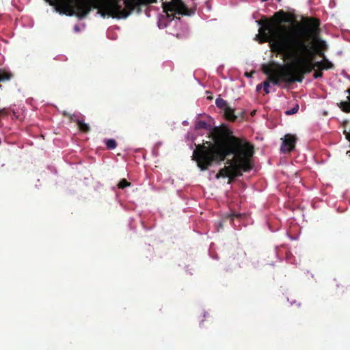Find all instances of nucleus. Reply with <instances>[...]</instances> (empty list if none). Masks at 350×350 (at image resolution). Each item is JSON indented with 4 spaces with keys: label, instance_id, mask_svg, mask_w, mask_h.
<instances>
[{
    "label": "nucleus",
    "instance_id": "f257e3e1",
    "mask_svg": "<svg viewBox=\"0 0 350 350\" xmlns=\"http://www.w3.org/2000/svg\"><path fill=\"white\" fill-rule=\"evenodd\" d=\"M290 16L283 10L275 13L270 18H262L258 23L260 26L256 38L259 43L269 42L273 52L287 59H295V68L291 66H279L278 74L282 81L288 84L302 82L304 76L314 70L317 50L314 40L320 33V21L306 17L301 25L288 28L281 23L290 22Z\"/></svg>",
    "mask_w": 350,
    "mask_h": 350
},
{
    "label": "nucleus",
    "instance_id": "f03ea898",
    "mask_svg": "<svg viewBox=\"0 0 350 350\" xmlns=\"http://www.w3.org/2000/svg\"><path fill=\"white\" fill-rule=\"evenodd\" d=\"M211 139L213 143L198 144L193 152V159L202 171L227 160L229 166L221 169L217 178L228 177L230 183L236 177L242 176L243 172L252 169L254 148L246 139L234 136L228 129L219 128L213 130Z\"/></svg>",
    "mask_w": 350,
    "mask_h": 350
},
{
    "label": "nucleus",
    "instance_id": "7ed1b4c3",
    "mask_svg": "<svg viewBox=\"0 0 350 350\" xmlns=\"http://www.w3.org/2000/svg\"><path fill=\"white\" fill-rule=\"evenodd\" d=\"M56 12L79 19L85 18L92 8L103 17L125 18L138 6L157 3V0H44Z\"/></svg>",
    "mask_w": 350,
    "mask_h": 350
},
{
    "label": "nucleus",
    "instance_id": "20e7f679",
    "mask_svg": "<svg viewBox=\"0 0 350 350\" xmlns=\"http://www.w3.org/2000/svg\"><path fill=\"white\" fill-rule=\"evenodd\" d=\"M163 9L168 17L172 16V18H174L173 12L185 16H190L193 13V11L189 10L182 0H172L170 2H163Z\"/></svg>",
    "mask_w": 350,
    "mask_h": 350
},
{
    "label": "nucleus",
    "instance_id": "39448f33",
    "mask_svg": "<svg viewBox=\"0 0 350 350\" xmlns=\"http://www.w3.org/2000/svg\"><path fill=\"white\" fill-rule=\"evenodd\" d=\"M279 66H277L276 68H274L272 66L262 65V72L267 75V80L262 83L263 90L265 94H269L270 83H272L275 85H278L282 81V78L278 74Z\"/></svg>",
    "mask_w": 350,
    "mask_h": 350
},
{
    "label": "nucleus",
    "instance_id": "423d86ee",
    "mask_svg": "<svg viewBox=\"0 0 350 350\" xmlns=\"http://www.w3.org/2000/svg\"><path fill=\"white\" fill-rule=\"evenodd\" d=\"M215 105L217 108L222 110L224 113L225 118L230 122H235L237 116L234 114V110L230 107L227 101L221 98H217L215 100Z\"/></svg>",
    "mask_w": 350,
    "mask_h": 350
},
{
    "label": "nucleus",
    "instance_id": "0eeeda50",
    "mask_svg": "<svg viewBox=\"0 0 350 350\" xmlns=\"http://www.w3.org/2000/svg\"><path fill=\"white\" fill-rule=\"evenodd\" d=\"M296 137L291 134H286L283 140L281 151L283 152H291L295 146Z\"/></svg>",
    "mask_w": 350,
    "mask_h": 350
},
{
    "label": "nucleus",
    "instance_id": "6e6552de",
    "mask_svg": "<svg viewBox=\"0 0 350 350\" xmlns=\"http://www.w3.org/2000/svg\"><path fill=\"white\" fill-rule=\"evenodd\" d=\"M349 96L347 97V100L341 101L338 103V107L345 113H350V88L346 90Z\"/></svg>",
    "mask_w": 350,
    "mask_h": 350
},
{
    "label": "nucleus",
    "instance_id": "1a4fd4ad",
    "mask_svg": "<svg viewBox=\"0 0 350 350\" xmlns=\"http://www.w3.org/2000/svg\"><path fill=\"white\" fill-rule=\"evenodd\" d=\"M72 120L77 122L78 128L80 130V131H81L83 133H85L90 132V126L88 124L85 123L83 122V120H79V119L74 120L73 118H72Z\"/></svg>",
    "mask_w": 350,
    "mask_h": 350
},
{
    "label": "nucleus",
    "instance_id": "9d476101",
    "mask_svg": "<svg viewBox=\"0 0 350 350\" xmlns=\"http://www.w3.org/2000/svg\"><path fill=\"white\" fill-rule=\"evenodd\" d=\"M13 77V75L5 70V69H0V82L10 80Z\"/></svg>",
    "mask_w": 350,
    "mask_h": 350
},
{
    "label": "nucleus",
    "instance_id": "9b49d317",
    "mask_svg": "<svg viewBox=\"0 0 350 350\" xmlns=\"http://www.w3.org/2000/svg\"><path fill=\"white\" fill-rule=\"evenodd\" d=\"M107 148L109 150L115 149L117 146V143L113 139H108L105 141Z\"/></svg>",
    "mask_w": 350,
    "mask_h": 350
},
{
    "label": "nucleus",
    "instance_id": "f8f14e48",
    "mask_svg": "<svg viewBox=\"0 0 350 350\" xmlns=\"http://www.w3.org/2000/svg\"><path fill=\"white\" fill-rule=\"evenodd\" d=\"M130 185H131V183L127 181L125 178H123L119 182L118 187L119 189H123Z\"/></svg>",
    "mask_w": 350,
    "mask_h": 350
},
{
    "label": "nucleus",
    "instance_id": "ddd939ff",
    "mask_svg": "<svg viewBox=\"0 0 350 350\" xmlns=\"http://www.w3.org/2000/svg\"><path fill=\"white\" fill-rule=\"evenodd\" d=\"M333 68H334V64L331 62H329L326 58L323 59V70L332 69Z\"/></svg>",
    "mask_w": 350,
    "mask_h": 350
},
{
    "label": "nucleus",
    "instance_id": "4468645a",
    "mask_svg": "<svg viewBox=\"0 0 350 350\" xmlns=\"http://www.w3.org/2000/svg\"><path fill=\"white\" fill-rule=\"evenodd\" d=\"M323 62H314V60H312V66H314V69L315 68H317L319 70H323Z\"/></svg>",
    "mask_w": 350,
    "mask_h": 350
},
{
    "label": "nucleus",
    "instance_id": "2eb2a0df",
    "mask_svg": "<svg viewBox=\"0 0 350 350\" xmlns=\"http://www.w3.org/2000/svg\"><path fill=\"white\" fill-rule=\"evenodd\" d=\"M298 109H299V105H297L295 107H294L291 109L286 111V114H287V115L295 114L298 111Z\"/></svg>",
    "mask_w": 350,
    "mask_h": 350
},
{
    "label": "nucleus",
    "instance_id": "dca6fc26",
    "mask_svg": "<svg viewBox=\"0 0 350 350\" xmlns=\"http://www.w3.org/2000/svg\"><path fill=\"white\" fill-rule=\"evenodd\" d=\"M206 126V123L204 121H199L197 124V128L198 129H205Z\"/></svg>",
    "mask_w": 350,
    "mask_h": 350
},
{
    "label": "nucleus",
    "instance_id": "f3484780",
    "mask_svg": "<svg viewBox=\"0 0 350 350\" xmlns=\"http://www.w3.org/2000/svg\"><path fill=\"white\" fill-rule=\"evenodd\" d=\"M314 47L316 48V50H317L316 55H319L320 57H323V59H325L324 52L322 50L319 49L315 45H314Z\"/></svg>",
    "mask_w": 350,
    "mask_h": 350
},
{
    "label": "nucleus",
    "instance_id": "a211bd4d",
    "mask_svg": "<svg viewBox=\"0 0 350 350\" xmlns=\"http://www.w3.org/2000/svg\"><path fill=\"white\" fill-rule=\"evenodd\" d=\"M323 76V72L321 71V70H319L318 71H315L314 73L313 74V77L314 79H318V78H320Z\"/></svg>",
    "mask_w": 350,
    "mask_h": 350
},
{
    "label": "nucleus",
    "instance_id": "6ab92c4d",
    "mask_svg": "<svg viewBox=\"0 0 350 350\" xmlns=\"http://www.w3.org/2000/svg\"><path fill=\"white\" fill-rule=\"evenodd\" d=\"M319 44H320V46L322 48V49L323 50H326L327 49V44H326V42L323 40H321L319 42Z\"/></svg>",
    "mask_w": 350,
    "mask_h": 350
},
{
    "label": "nucleus",
    "instance_id": "aec40b11",
    "mask_svg": "<svg viewBox=\"0 0 350 350\" xmlns=\"http://www.w3.org/2000/svg\"><path fill=\"white\" fill-rule=\"evenodd\" d=\"M74 29L76 32H78L80 30L79 27L77 25L75 26Z\"/></svg>",
    "mask_w": 350,
    "mask_h": 350
},
{
    "label": "nucleus",
    "instance_id": "412c9836",
    "mask_svg": "<svg viewBox=\"0 0 350 350\" xmlns=\"http://www.w3.org/2000/svg\"><path fill=\"white\" fill-rule=\"evenodd\" d=\"M262 83H260V84L257 85V86H256V90H260V89H261V88H262Z\"/></svg>",
    "mask_w": 350,
    "mask_h": 350
},
{
    "label": "nucleus",
    "instance_id": "4be33fe9",
    "mask_svg": "<svg viewBox=\"0 0 350 350\" xmlns=\"http://www.w3.org/2000/svg\"><path fill=\"white\" fill-rule=\"evenodd\" d=\"M245 76L247 77H251V74H249L247 72L245 73Z\"/></svg>",
    "mask_w": 350,
    "mask_h": 350
},
{
    "label": "nucleus",
    "instance_id": "5701e85b",
    "mask_svg": "<svg viewBox=\"0 0 350 350\" xmlns=\"http://www.w3.org/2000/svg\"><path fill=\"white\" fill-rule=\"evenodd\" d=\"M278 1H280L281 0H278Z\"/></svg>",
    "mask_w": 350,
    "mask_h": 350
}]
</instances>
